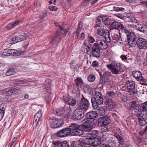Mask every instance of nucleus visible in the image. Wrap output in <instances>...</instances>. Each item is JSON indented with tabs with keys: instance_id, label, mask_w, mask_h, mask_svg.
Listing matches in <instances>:
<instances>
[{
	"instance_id": "1",
	"label": "nucleus",
	"mask_w": 147,
	"mask_h": 147,
	"mask_svg": "<svg viewBox=\"0 0 147 147\" xmlns=\"http://www.w3.org/2000/svg\"><path fill=\"white\" fill-rule=\"evenodd\" d=\"M94 97L91 98V102L93 107L95 109H97L98 105L102 104L104 102L103 96L101 93L99 92H95Z\"/></svg>"
},
{
	"instance_id": "2",
	"label": "nucleus",
	"mask_w": 147,
	"mask_h": 147,
	"mask_svg": "<svg viewBox=\"0 0 147 147\" xmlns=\"http://www.w3.org/2000/svg\"><path fill=\"white\" fill-rule=\"evenodd\" d=\"M123 33L126 35L127 42L131 47H135L136 45V36L133 32H129L126 29L123 30Z\"/></svg>"
},
{
	"instance_id": "3",
	"label": "nucleus",
	"mask_w": 147,
	"mask_h": 147,
	"mask_svg": "<svg viewBox=\"0 0 147 147\" xmlns=\"http://www.w3.org/2000/svg\"><path fill=\"white\" fill-rule=\"evenodd\" d=\"M97 113L95 111H91L86 114V116L87 118L83 120V122L84 123H90L92 125H95L97 122L96 120L94 119L97 116Z\"/></svg>"
},
{
	"instance_id": "4",
	"label": "nucleus",
	"mask_w": 147,
	"mask_h": 147,
	"mask_svg": "<svg viewBox=\"0 0 147 147\" xmlns=\"http://www.w3.org/2000/svg\"><path fill=\"white\" fill-rule=\"evenodd\" d=\"M107 68L110 69L113 74H118L121 73L122 67L120 63L114 62L110 64L107 65Z\"/></svg>"
},
{
	"instance_id": "5",
	"label": "nucleus",
	"mask_w": 147,
	"mask_h": 147,
	"mask_svg": "<svg viewBox=\"0 0 147 147\" xmlns=\"http://www.w3.org/2000/svg\"><path fill=\"white\" fill-rule=\"evenodd\" d=\"M77 108L86 112L89 107L90 103L88 100L82 95L80 102L77 103Z\"/></svg>"
},
{
	"instance_id": "6",
	"label": "nucleus",
	"mask_w": 147,
	"mask_h": 147,
	"mask_svg": "<svg viewBox=\"0 0 147 147\" xmlns=\"http://www.w3.org/2000/svg\"><path fill=\"white\" fill-rule=\"evenodd\" d=\"M93 45L101 49H105L108 47L105 39L103 37L97 38L96 39V42L94 43Z\"/></svg>"
},
{
	"instance_id": "7",
	"label": "nucleus",
	"mask_w": 147,
	"mask_h": 147,
	"mask_svg": "<svg viewBox=\"0 0 147 147\" xmlns=\"http://www.w3.org/2000/svg\"><path fill=\"white\" fill-rule=\"evenodd\" d=\"M111 123L109 117L107 115L100 117L98 120V125L99 126H107Z\"/></svg>"
},
{
	"instance_id": "8",
	"label": "nucleus",
	"mask_w": 147,
	"mask_h": 147,
	"mask_svg": "<svg viewBox=\"0 0 147 147\" xmlns=\"http://www.w3.org/2000/svg\"><path fill=\"white\" fill-rule=\"evenodd\" d=\"M87 144L91 145H98L100 143V141L97 138L95 137H86L85 140Z\"/></svg>"
},
{
	"instance_id": "9",
	"label": "nucleus",
	"mask_w": 147,
	"mask_h": 147,
	"mask_svg": "<svg viewBox=\"0 0 147 147\" xmlns=\"http://www.w3.org/2000/svg\"><path fill=\"white\" fill-rule=\"evenodd\" d=\"M136 44L140 49H147V40L142 38H139L137 40Z\"/></svg>"
},
{
	"instance_id": "10",
	"label": "nucleus",
	"mask_w": 147,
	"mask_h": 147,
	"mask_svg": "<svg viewBox=\"0 0 147 147\" xmlns=\"http://www.w3.org/2000/svg\"><path fill=\"white\" fill-rule=\"evenodd\" d=\"M126 85L127 86L128 92L130 93L131 95H133L136 93L135 84L133 81H127L126 84Z\"/></svg>"
},
{
	"instance_id": "11",
	"label": "nucleus",
	"mask_w": 147,
	"mask_h": 147,
	"mask_svg": "<svg viewBox=\"0 0 147 147\" xmlns=\"http://www.w3.org/2000/svg\"><path fill=\"white\" fill-rule=\"evenodd\" d=\"M138 119L140 126L145 125L147 123V114L140 113L138 116Z\"/></svg>"
},
{
	"instance_id": "12",
	"label": "nucleus",
	"mask_w": 147,
	"mask_h": 147,
	"mask_svg": "<svg viewBox=\"0 0 147 147\" xmlns=\"http://www.w3.org/2000/svg\"><path fill=\"white\" fill-rule=\"evenodd\" d=\"M85 112L77 108L74 111L72 117L74 119L77 120H80L84 117Z\"/></svg>"
},
{
	"instance_id": "13",
	"label": "nucleus",
	"mask_w": 147,
	"mask_h": 147,
	"mask_svg": "<svg viewBox=\"0 0 147 147\" xmlns=\"http://www.w3.org/2000/svg\"><path fill=\"white\" fill-rule=\"evenodd\" d=\"M112 29L119 30L121 29L122 32L123 33V30L126 28L119 22L115 21L112 22L111 25Z\"/></svg>"
},
{
	"instance_id": "14",
	"label": "nucleus",
	"mask_w": 147,
	"mask_h": 147,
	"mask_svg": "<svg viewBox=\"0 0 147 147\" xmlns=\"http://www.w3.org/2000/svg\"><path fill=\"white\" fill-rule=\"evenodd\" d=\"M70 130L68 127L58 131L57 133V136L61 138H63L67 136L70 134Z\"/></svg>"
},
{
	"instance_id": "15",
	"label": "nucleus",
	"mask_w": 147,
	"mask_h": 147,
	"mask_svg": "<svg viewBox=\"0 0 147 147\" xmlns=\"http://www.w3.org/2000/svg\"><path fill=\"white\" fill-rule=\"evenodd\" d=\"M100 49L93 45L92 46V52L91 53L93 57L99 58L101 56Z\"/></svg>"
},
{
	"instance_id": "16",
	"label": "nucleus",
	"mask_w": 147,
	"mask_h": 147,
	"mask_svg": "<svg viewBox=\"0 0 147 147\" xmlns=\"http://www.w3.org/2000/svg\"><path fill=\"white\" fill-rule=\"evenodd\" d=\"M53 144L58 147H68L69 146L68 142L66 141H64L62 142L59 141H53Z\"/></svg>"
},
{
	"instance_id": "17",
	"label": "nucleus",
	"mask_w": 147,
	"mask_h": 147,
	"mask_svg": "<svg viewBox=\"0 0 147 147\" xmlns=\"http://www.w3.org/2000/svg\"><path fill=\"white\" fill-rule=\"evenodd\" d=\"M26 38V36L24 35L19 36L17 37H14L12 38L11 41V44L16 43L18 42L21 41L25 39Z\"/></svg>"
},
{
	"instance_id": "18",
	"label": "nucleus",
	"mask_w": 147,
	"mask_h": 147,
	"mask_svg": "<svg viewBox=\"0 0 147 147\" xmlns=\"http://www.w3.org/2000/svg\"><path fill=\"white\" fill-rule=\"evenodd\" d=\"M42 113L41 112L39 111L35 115L34 120L33 124L36 126L38 122L41 120L42 117Z\"/></svg>"
},
{
	"instance_id": "19",
	"label": "nucleus",
	"mask_w": 147,
	"mask_h": 147,
	"mask_svg": "<svg viewBox=\"0 0 147 147\" xmlns=\"http://www.w3.org/2000/svg\"><path fill=\"white\" fill-rule=\"evenodd\" d=\"M132 75L138 81H142L144 80L142 74L138 71H133L132 73Z\"/></svg>"
},
{
	"instance_id": "20",
	"label": "nucleus",
	"mask_w": 147,
	"mask_h": 147,
	"mask_svg": "<svg viewBox=\"0 0 147 147\" xmlns=\"http://www.w3.org/2000/svg\"><path fill=\"white\" fill-rule=\"evenodd\" d=\"M51 123L53 128H57L60 127L63 124V122L61 119H59L51 121Z\"/></svg>"
},
{
	"instance_id": "21",
	"label": "nucleus",
	"mask_w": 147,
	"mask_h": 147,
	"mask_svg": "<svg viewBox=\"0 0 147 147\" xmlns=\"http://www.w3.org/2000/svg\"><path fill=\"white\" fill-rule=\"evenodd\" d=\"M130 26L133 28L136 27V29L140 32L145 33L146 30L145 29L144 26L141 24H138L137 25L130 24Z\"/></svg>"
},
{
	"instance_id": "22",
	"label": "nucleus",
	"mask_w": 147,
	"mask_h": 147,
	"mask_svg": "<svg viewBox=\"0 0 147 147\" xmlns=\"http://www.w3.org/2000/svg\"><path fill=\"white\" fill-rule=\"evenodd\" d=\"M67 105H65L63 107H61L58 109H55L53 111V113L57 115H62L65 112Z\"/></svg>"
},
{
	"instance_id": "23",
	"label": "nucleus",
	"mask_w": 147,
	"mask_h": 147,
	"mask_svg": "<svg viewBox=\"0 0 147 147\" xmlns=\"http://www.w3.org/2000/svg\"><path fill=\"white\" fill-rule=\"evenodd\" d=\"M97 33L100 36L108 35L109 34L108 30L104 29L102 27H100L97 30Z\"/></svg>"
},
{
	"instance_id": "24",
	"label": "nucleus",
	"mask_w": 147,
	"mask_h": 147,
	"mask_svg": "<svg viewBox=\"0 0 147 147\" xmlns=\"http://www.w3.org/2000/svg\"><path fill=\"white\" fill-rule=\"evenodd\" d=\"M106 105L109 106L110 108L112 109L115 107V105L114 102L112 101L111 98H109L108 97H106L105 100Z\"/></svg>"
},
{
	"instance_id": "25",
	"label": "nucleus",
	"mask_w": 147,
	"mask_h": 147,
	"mask_svg": "<svg viewBox=\"0 0 147 147\" xmlns=\"http://www.w3.org/2000/svg\"><path fill=\"white\" fill-rule=\"evenodd\" d=\"M131 107L138 111H142V104L141 105H140L139 104H137L135 101H133L132 102Z\"/></svg>"
},
{
	"instance_id": "26",
	"label": "nucleus",
	"mask_w": 147,
	"mask_h": 147,
	"mask_svg": "<svg viewBox=\"0 0 147 147\" xmlns=\"http://www.w3.org/2000/svg\"><path fill=\"white\" fill-rule=\"evenodd\" d=\"M81 50L82 51L86 53L88 55L91 54V50L89 47L85 45H84L81 48Z\"/></svg>"
},
{
	"instance_id": "27",
	"label": "nucleus",
	"mask_w": 147,
	"mask_h": 147,
	"mask_svg": "<svg viewBox=\"0 0 147 147\" xmlns=\"http://www.w3.org/2000/svg\"><path fill=\"white\" fill-rule=\"evenodd\" d=\"M60 31H57L56 34L54 35L52 40L51 41L50 43L53 44H56L59 42L58 39H59L60 37L59 35L60 34Z\"/></svg>"
},
{
	"instance_id": "28",
	"label": "nucleus",
	"mask_w": 147,
	"mask_h": 147,
	"mask_svg": "<svg viewBox=\"0 0 147 147\" xmlns=\"http://www.w3.org/2000/svg\"><path fill=\"white\" fill-rule=\"evenodd\" d=\"M78 128H80V126L76 123H72L68 127L69 130H70V134Z\"/></svg>"
},
{
	"instance_id": "29",
	"label": "nucleus",
	"mask_w": 147,
	"mask_h": 147,
	"mask_svg": "<svg viewBox=\"0 0 147 147\" xmlns=\"http://www.w3.org/2000/svg\"><path fill=\"white\" fill-rule=\"evenodd\" d=\"M65 111H66V117L67 118H72L73 116L72 112L71 110L69 105L67 106L66 109H65Z\"/></svg>"
},
{
	"instance_id": "30",
	"label": "nucleus",
	"mask_w": 147,
	"mask_h": 147,
	"mask_svg": "<svg viewBox=\"0 0 147 147\" xmlns=\"http://www.w3.org/2000/svg\"><path fill=\"white\" fill-rule=\"evenodd\" d=\"M19 21L16 20L14 22H12L8 24L7 26V29H11L16 25L19 24Z\"/></svg>"
},
{
	"instance_id": "31",
	"label": "nucleus",
	"mask_w": 147,
	"mask_h": 147,
	"mask_svg": "<svg viewBox=\"0 0 147 147\" xmlns=\"http://www.w3.org/2000/svg\"><path fill=\"white\" fill-rule=\"evenodd\" d=\"M71 134L72 135L74 136H79L83 134V131L82 130L80 129V128H78Z\"/></svg>"
},
{
	"instance_id": "32",
	"label": "nucleus",
	"mask_w": 147,
	"mask_h": 147,
	"mask_svg": "<svg viewBox=\"0 0 147 147\" xmlns=\"http://www.w3.org/2000/svg\"><path fill=\"white\" fill-rule=\"evenodd\" d=\"M16 90V89L14 88H12L11 89L7 88L4 90L5 91V92H6L7 94L9 96H10L12 95V94H15V92Z\"/></svg>"
},
{
	"instance_id": "33",
	"label": "nucleus",
	"mask_w": 147,
	"mask_h": 147,
	"mask_svg": "<svg viewBox=\"0 0 147 147\" xmlns=\"http://www.w3.org/2000/svg\"><path fill=\"white\" fill-rule=\"evenodd\" d=\"M75 82L77 86L78 87H81L83 85V83L82 79L79 77L76 78L75 80Z\"/></svg>"
},
{
	"instance_id": "34",
	"label": "nucleus",
	"mask_w": 147,
	"mask_h": 147,
	"mask_svg": "<svg viewBox=\"0 0 147 147\" xmlns=\"http://www.w3.org/2000/svg\"><path fill=\"white\" fill-rule=\"evenodd\" d=\"M10 56H18L20 54V51L15 49H10Z\"/></svg>"
},
{
	"instance_id": "35",
	"label": "nucleus",
	"mask_w": 147,
	"mask_h": 147,
	"mask_svg": "<svg viewBox=\"0 0 147 147\" xmlns=\"http://www.w3.org/2000/svg\"><path fill=\"white\" fill-rule=\"evenodd\" d=\"M82 129L85 131L90 132L92 131V127L90 125H83Z\"/></svg>"
},
{
	"instance_id": "36",
	"label": "nucleus",
	"mask_w": 147,
	"mask_h": 147,
	"mask_svg": "<svg viewBox=\"0 0 147 147\" xmlns=\"http://www.w3.org/2000/svg\"><path fill=\"white\" fill-rule=\"evenodd\" d=\"M114 136L117 139L120 144L122 145L124 144V140L121 136L116 133L114 134Z\"/></svg>"
},
{
	"instance_id": "37",
	"label": "nucleus",
	"mask_w": 147,
	"mask_h": 147,
	"mask_svg": "<svg viewBox=\"0 0 147 147\" xmlns=\"http://www.w3.org/2000/svg\"><path fill=\"white\" fill-rule=\"evenodd\" d=\"M102 22L105 25L107 26L110 25L111 23L110 19L107 16L103 17Z\"/></svg>"
},
{
	"instance_id": "38",
	"label": "nucleus",
	"mask_w": 147,
	"mask_h": 147,
	"mask_svg": "<svg viewBox=\"0 0 147 147\" xmlns=\"http://www.w3.org/2000/svg\"><path fill=\"white\" fill-rule=\"evenodd\" d=\"M112 38L113 40H115L116 42L121 43V42H119L121 40V38L120 36H119L117 35L114 34L112 36Z\"/></svg>"
},
{
	"instance_id": "39",
	"label": "nucleus",
	"mask_w": 147,
	"mask_h": 147,
	"mask_svg": "<svg viewBox=\"0 0 147 147\" xmlns=\"http://www.w3.org/2000/svg\"><path fill=\"white\" fill-rule=\"evenodd\" d=\"M76 103V99L70 97L69 102L67 105H71L72 106H74Z\"/></svg>"
},
{
	"instance_id": "40",
	"label": "nucleus",
	"mask_w": 147,
	"mask_h": 147,
	"mask_svg": "<svg viewBox=\"0 0 147 147\" xmlns=\"http://www.w3.org/2000/svg\"><path fill=\"white\" fill-rule=\"evenodd\" d=\"M95 76L94 74H90L88 77V80L90 82H93L95 80Z\"/></svg>"
},
{
	"instance_id": "41",
	"label": "nucleus",
	"mask_w": 147,
	"mask_h": 147,
	"mask_svg": "<svg viewBox=\"0 0 147 147\" xmlns=\"http://www.w3.org/2000/svg\"><path fill=\"white\" fill-rule=\"evenodd\" d=\"M15 72L13 69L11 68L9 69L6 72V75L7 76H9L12 75Z\"/></svg>"
},
{
	"instance_id": "42",
	"label": "nucleus",
	"mask_w": 147,
	"mask_h": 147,
	"mask_svg": "<svg viewBox=\"0 0 147 147\" xmlns=\"http://www.w3.org/2000/svg\"><path fill=\"white\" fill-rule=\"evenodd\" d=\"M10 49H5L3 52L2 54L4 56H10Z\"/></svg>"
},
{
	"instance_id": "43",
	"label": "nucleus",
	"mask_w": 147,
	"mask_h": 147,
	"mask_svg": "<svg viewBox=\"0 0 147 147\" xmlns=\"http://www.w3.org/2000/svg\"><path fill=\"white\" fill-rule=\"evenodd\" d=\"M108 95L109 96V98H113L115 97L116 94L114 92L112 91H110L107 93Z\"/></svg>"
},
{
	"instance_id": "44",
	"label": "nucleus",
	"mask_w": 147,
	"mask_h": 147,
	"mask_svg": "<svg viewBox=\"0 0 147 147\" xmlns=\"http://www.w3.org/2000/svg\"><path fill=\"white\" fill-rule=\"evenodd\" d=\"M70 97L67 96H64L63 97V100L64 102L67 105L69 100Z\"/></svg>"
},
{
	"instance_id": "45",
	"label": "nucleus",
	"mask_w": 147,
	"mask_h": 147,
	"mask_svg": "<svg viewBox=\"0 0 147 147\" xmlns=\"http://www.w3.org/2000/svg\"><path fill=\"white\" fill-rule=\"evenodd\" d=\"M113 8V9L114 11L117 12L122 11L124 9V8L121 7L114 6Z\"/></svg>"
},
{
	"instance_id": "46",
	"label": "nucleus",
	"mask_w": 147,
	"mask_h": 147,
	"mask_svg": "<svg viewBox=\"0 0 147 147\" xmlns=\"http://www.w3.org/2000/svg\"><path fill=\"white\" fill-rule=\"evenodd\" d=\"M71 146V147H83V146L81 145L80 144H77V143L74 142H72Z\"/></svg>"
},
{
	"instance_id": "47",
	"label": "nucleus",
	"mask_w": 147,
	"mask_h": 147,
	"mask_svg": "<svg viewBox=\"0 0 147 147\" xmlns=\"http://www.w3.org/2000/svg\"><path fill=\"white\" fill-rule=\"evenodd\" d=\"M108 142L109 145L112 146H114L116 145V142L115 140H109Z\"/></svg>"
},
{
	"instance_id": "48",
	"label": "nucleus",
	"mask_w": 147,
	"mask_h": 147,
	"mask_svg": "<svg viewBox=\"0 0 147 147\" xmlns=\"http://www.w3.org/2000/svg\"><path fill=\"white\" fill-rule=\"evenodd\" d=\"M86 140V137L84 138L83 140H81V142L80 144L81 145L83 146V147H85V144H87V142L85 140Z\"/></svg>"
},
{
	"instance_id": "49",
	"label": "nucleus",
	"mask_w": 147,
	"mask_h": 147,
	"mask_svg": "<svg viewBox=\"0 0 147 147\" xmlns=\"http://www.w3.org/2000/svg\"><path fill=\"white\" fill-rule=\"evenodd\" d=\"M51 94H48L46 96L45 98V100L46 101L47 103H48L50 101L51 98L50 97Z\"/></svg>"
},
{
	"instance_id": "50",
	"label": "nucleus",
	"mask_w": 147,
	"mask_h": 147,
	"mask_svg": "<svg viewBox=\"0 0 147 147\" xmlns=\"http://www.w3.org/2000/svg\"><path fill=\"white\" fill-rule=\"evenodd\" d=\"M142 111H144L147 110V101L142 104Z\"/></svg>"
},
{
	"instance_id": "51",
	"label": "nucleus",
	"mask_w": 147,
	"mask_h": 147,
	"mask_svg": "<svg viewBox=\"0 0 147 147\" xmlns=\"http://www.w3.org/2000/svg\"><path fill=\"white\" fill-rule=\"evenodd\" d=\"M5 107V106L3 104L0 105V111L4 113Z\"/></svg>"
},
{
	"instance_id": "52",
	"label": "nucleus",
	"mask_w": 147,
	"mask_h": 147,
	"mask_svg": "<svg viewBox=\"0 0 147 147\" xmlns=\"http://www.w3.org/2000/svg\"><path fill=\"white\" fill-rule=\"evenodd\" d=\"M92 65L93 67H96L99 66V63L98 61H95L92 62Z\"/></svg>"
},
{
	"instance_id": "53",
	"label": "nucleus",
	"mask_w": 147,
	"mask_h": 147,
	"mask_svg": "<svg viewBox=\"0 0 147 147\" xmlns=\"http://www.w3.org/2000/svg\"><path fill=\"white\" fill-rule=\"evenodd\" d=\"M105 37H104L105 39V41L106 40L108 42H110L111 41V40L109 35V33L108 35L105 36Z\"/></svg>"
},
{
	"instance_id": "54",
	"label": "nucleus",
	"mask_w": 147,
	"mask_h": 147,
	"mask_svg": "<svg viewBox=\"0 0 147 147\" xmlns=\"http://www.w3.org/2000/svg\"><path fill=\"white\" fill-rule=\"evenodd\" d=\"M83 26V23L81 22H79L77 30L81 31Z\"/></svg>"
},
{
	"instance_id": "55",
	"label": "nucleus",
	"mask_w": 147,
	"mask_h": 147,
	"mask_svg": "<svg viewBox=\"0 0 147 147\" xmlns=\"http://www.w3.org/2000/svg\"><path fill=\"white\" fill-rule=\"evenodd\" d=\"M90 134L94 136H96L98 135V132L96 131H93L91 132Z\"/></svg>"
},
{
	"instance_id": "56",
	"label": "nucleus",
	"mask_w": 147,
	"mask_h": 147,
	"mask_svg": "<svg viewBox=\"0 0 147 147\" xmlns=\"http://www.w3.org/2000/svg\"><path fill=\"white\" fill-rule=\"evenodd\" d=\"M116 16L121 19H125V17L123 15L120 14H118L116 15Z\"/></svg>"
},
{
	"instance_id": "57",
	"label": "nucleus",
	"mask_w": 147,
	"mask_h": 147,
	"mask_svg": "<svg viewBox=\"0 0 147 147\" xmlns=\"http://www.w3.org/2000/svg\"><path fill=\"white\" fill-rule=\"evenodd\" d=\"M49 9L52 11H55L57 10V8L55 6L51 5L49 7Z\"/></svg>"
},
{
	"instance_id": "58",
	"label": "nucleus",
	"mask_w": 147,
	"mask_h": 147,
	"mask_svg": "<svg viewBox=\"0 0 147 147\" xmlns=\"http://www.w3.org/2000/svg\"><path fill=\"white\" fill-rule=\"evenodd\" d=\"M80 31L77 30L76 32L74 34L75 35L76 38H78V37Z\"/></svg>"
},
{
	"instance_id": "59",
	"label": "nucleus",
	"mask_w": 147,
	"mask_h": 147,
	"mask_svg": "<svg viewBox=\"0 0 147 147\" xmlns=\"http://www.w3.org/2000/svg\"><path fill=\"white\" fill-rule=\"evenodd\" d=\"M55 25L57 26H58L60 30H64V28H63L61 26L59 23L57 22H55Z\"/></svg>"
},
{
	"instance_id": "60",
	"label": "nucleus",
	"mask_w": 147,
	"mask_h": 147,
	"mask_svg": "<svg viewBox=\"0 0 147 147\" xmlns=\"http://www.w3.org/2000/svg\"><path fill=\"white\" fill-rule=\"evenodd\" d=\"M103 17H100L99 16L97 18V22H101L102 20L103 21Z\"/></svg>"
},
{
	"instance_id": "61",
	"label": "nucleus",
	"mask_w": 147,
	"mask_h": 147,
	"mask_svg": "<svg viewBox=\"0 0 147 147\" xmlns=\"http://www.w3.org/2000/svg\"><path fill=\"white\" fill-rule=\"evenodd\" d=\"M120 58L122 60H126L127 59V57L125 55H122L120 56Z\"/></svg>"
},
{
	"instance_id": "62",
	"label": "nucleus",
	"mask_w": 147,
	"mask_h": 147,
	"mask_svg": "<svg viewBox=\"0 0 147 147\" xmlns=\"http://www.w3.org/2000/svg\"><path fill=\"white\" fill-rule=\"evenodd\" d=\"M89 38V42L91 43H93L95 41V40L93 38V37H92V36H89L88 37Z\"/></svg>"
},
{
	"instance_id": "63",
	"label": "nucleus",
	"mask_w": 147,
	"mask_h": 147,
	"mask_svg": "<svg viewBox=\"0 0 147 147\" xmlns=\"http://www.w3.org/2000/svg\"><path fill=\"white\" fill-rule=\"evenodd\" d=\"M4 115V113L0 111V121H1Z\"/></svg>"
},
{
	"instance_id": "64",
	"label": "nucleus",
	"mask_w": 147,
	"mask_h": 147,
	"mask_svg": "<svg viewBox=\"0 0 147 147\" xmlns=\"http://www.w3.org/2000/svg\"><path fill=\"white\" fill-rule=\"evenodd\" d=\"M104 83L106 85H108L110 84V82L109 80H105L104 82Z\"/></svg>"
}]
</instances>
